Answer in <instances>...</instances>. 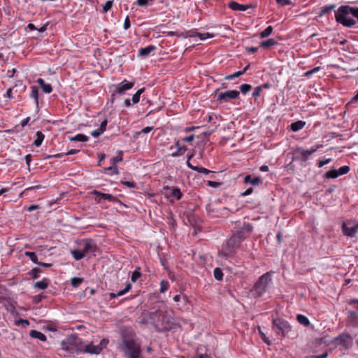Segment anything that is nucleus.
Wrapping results in <instances>:
<instances>
[{
  "mask_svg": "<svg viewBox=\"0 0 358 358\" xmlns=\"http://www.w3.org/2000/svg\"><path fill=\"white\" fill-rule=\"evenodd\" d=\"M122 160V157H114L112 158V162L113 165H115L116 163L120 162Z\"/></svg>",
  "mask_w": 358,
  "mask_h": 358,
  "instance_id": "63",
  "label": "nucleus"
},
{
  "mask_svg": "<svg viewBox=\"0 0 358 358\" xmlns=\"http://www.w3.org/2000/svg\"><path fill=\"white\" fill-rule=\"evenodd\" d=\"M352 7L350 6H341L335 12V19L338 23L344 27H351L356 24L352 17Z\"/></svg>",
  "mask_w": 358,
  "mask_h": 358,
  "instance_id": "2",
  "label": "nucleus"
},
{
  "mask_svg": "<svg viewBox=\"0 0 358 358\" xmlns=\"http://www.w3.org/2000/svg\"><path fill=\"white\" fill-rule=\"evenodd\" d=\"M277 3L281 6L290 5L292 3L291 0H275Z\"/></svg>",
  "mask_w": 358,
  "mask_h": 358,
  "instance_id": "53",
  "label": "nucleus"
},
{
  "mask_svg": "<svg viewBox=\"0 0 358 358\" xmlns=\"http://www.w3.org/2000/svg\"><path fill=\"white\" fill-rule=\"evenodd\" d=\"M334 343L336 345H341L345 348L350 347L352 343V338L350 334H343L334 338Z\"/></svg>",
  "mask_w": 358,
  "mask_h": 358,
  "instance_id": "12",
  "label": "nucleus"
},
{
  "mask_svg": "<svg viewBox=\"0 0 358 358\" xmlns=\"http://www.w3.org/2000/svg\"><path fill=\"white\" fill-rule=\"evenodd\" d=\"M141 273L140 271H137V270H135L132 275H131V280L132 282H136L140 277H141Z\"/></svg>",
  "mask_w": 358,
  "mask_h": 358,
  "instance_id": "46",
  "label": "nucleus"
},
{
  "mask_svg": "<svg viewBox=\"0 0 358 358\" xmlns=\"http://www.w3.org/2000/svg\"><path fill=\"white\" fill-rule=\"evenodd\" d=\"M154 0H137L136 3L139 6H145L148 4L152 5Z\"/></svg>",
  "mask_w": 358,
  "mask_h": 358,
  "instance_id": "42",
  "label": "nucleus"
},
{
  "mask_svg": "<svg viewBox=\"0 0 358 358\" xmlns=\"http://www.w3.org/2000/svg\"><path fill=\"white\" fill-rule=\"evenodd\" d=\"M243 75V72H241V71H237V72H235L233 74H231L229 76H227L226 77V79L227 80H232L234 78H238L240 76Z\"/></svg>",
  "mask_w": 358,
  "mask_h": 358,
  "instance_id": "49",
  "label": "nucleus"
},
{
  "mask_svg": "<svg viewBox=\"0 0 358 358\" xmlns=\"http://www.w3.org/2000/svg\"><path fill=\"white\" fill-rule=\"evenodd\" d=\"M145 91V88H141L138 90L132 96V102L136 104L139 102L140 96L142 93Z\"/></svg>",
  "mask_w": 358,
  "mask_h": 358,
  "instance_id": "34",
  "label": "nucleus"
},
{
  "mask_svg": "<svg viewBox=\"0 0 358 358\" xmlns=\"http://www.w3.org/2000/svg\"><path fill=\"white\" fill-rule=\"evenodd\" d=\"M93 194L100 196L101 199H103L104 200H108L110 201H115L117 200V198L113 196L112 194L102 193L96 190L93 191Z\"/></svg>",
  "mask_w": 358,
  "mask_h": 358,
  "instance_id": "20",
  "label": "nucleus"
},
{
  "mask_svg": "<svg viewBox=\"0 0 358 358\" xmlns=\"http://www.w3.org/2000/svg\"><path fill=\"white\" fill-rule=\"evenodd\" d=\"M83 278H77V277H74V278H71V280L72 286H73L75 287H78L83 282Z\"/></svg>",
  "mask_w": 358,
  "mask_h": 358,
  "instance_id": "41",
  "label": "nucleus"
},
{
  "mask_svg": "<svg viewBox=\"0 0 358 358\" xmlns=\"http://www.w3.org/2000/svg\"><path fill=\"white\" fill-rule=\"evenodd\" d=\"M102 133V131H101L99 129V130H94L92 132V136L94 137V138H97L99 137Z\"/></svg>",
  "mask_w": 358,
  "mask_h": 358,
  "instance_id": "62",
  "label": "nucleus"
},
{
  "mask_svg": "<svg viewBox=\"0 0 358 358\" xmlns=\"http://www.w3.org/2000/svg\"><path fill=\"white\" fill-rule=\"evenodd\" d=\"M320 66H317V67H315L313 69L310 70V71H306L305 73H304V76L306 77H309L311 75H313V73L319 71L320 70Z\"/></svg>",
  "mask_w": 358,
  "mask_h": 358,
  "instance_id": "48",
  "label": "nucleus"
},
{
  "mask_svg": "<svg viewBox=\"0 0 358 358\" xmlns=\"http://www.w3.org/2000/svg\"><path fill=\"white\" fill-rule=\"evenodd\" d=\"M31 91L29 94L30 97L34 99L36 106L38 105V90L36 86L31 87Z\"/></svg>",
  "mask_w": 358,
  "mask_h": 358,
  "instance_id": "25",
  "label": "nucleus"
},
{
  "mask_svg": "<svg viewBox=\"0 0 358 358\" xmlns=\"http://www.w3.org/2000/svg\"><path fill=\"white\" fill-rule=\"evenodd\" d=\"M252 230V226L249 223H244L243 225L238 229L234 234L237 236L241 241H243L247 236H248Z\"/></svg>",
  "mask_w": 358,
  "mask_h": 358,
  "instance_id": "11",
  "label": "nucleus"
},
{
  "mask_svg": "<svg viewBox=\"0 0 358 358\" xmlns=\"http://www.w3.org/2000/svg\"><path fill=\"white\" fill-rule=\"evenodd\" d=\"M83 352L90 354L98 355L101 352V348L96 347V345H94L93 344L91 343L85 345Z\"/></svg>",
  "mask_w": 358,
  "mask_h": 358,
  "instance_id": "18",
  "label": "nucleus"
},
{
  "mask_svg": "<svg viewBox=\"0 0 358 358\" xmlns=\"http://www.w3.org/2000/svg\"><path fill=\"white\" fill-rule=\"evenodd\" d=\"M152 311L149 312H143L141 315L140 316V323L143 324H152V322H155V318H152Z\"/></svg>",
  "mask_w": 358,
  "mask_h": 358,
  "instance_id": "14",
  "label": "nucleus"
},
{
  "mask_svg": "<svg viewBox=\"0 0 358 358\" xmlns=\"http://www.w3.org/2000/svg\"><path fill=\"white\" fill-rule=\"evenodd\" d=\"M175 147L177 148L176 151L171 153L173 157H178L182 155L187 151V148L186 146L181 145L180 141H177L175 143Z\"/></svg>",
  "mask_w": 358,
  "mask_h": 358,
  "instance_id": "17",
  "label": "nucleus"
},
{
  "mask_svg": "<svg viewBox=\"0 0 358 358\" xmlns=\"http://www.w3.org/2000/svg\"><path fill=\"white\" fill-rule=\"evenodd\" d=\"M122 183L123 185H124L125 186L130 187V188H134L136 187V184L134 182L124 181V182H122Z\"/></svg>",
  "mask_w": 358,
  "mask_h": 358,
  "instance_id": "59",
  "label": "nucleus"
},
{
  "mask_svg": "<svg viewBox=\"0 0 358 358\" xmlns=\"http://www.w3.org/2000/svg\"><path fill=\"white\" fill-rule=\"evenodd\" d=\"M240 92L237 90H229L225 92L220 93L217 96V100L222 102H227L230 100L238 98Z\"/></svg>",
  "mask_w": 358,
  "mask_h": 358,
  "instance_id": "10",
  "label": "nucleus"
},
{
  "mask_svg": "<svg viewBox=\"0 0 358 358\" xmlns=\"http://www.w3.org/2000/svg\"><path fill=\"white\" fill-rule=\"evenodd\" d=\"M37 83L44 93L50 94V92H52V86L48 83H45L43 79L38 78Z\"/></svg>",
  "mask_w": 358,
  "mask_h": 358,
  "instance_id": "19",
  "label": "nucleus"
},
{
  "mask_svg": "<svg viewBox=\"0 0 358 358\" xmlns=\"http://www.w3.org/2000/svg\"><path fill=\"white\" fill-rule=\"evenodd\" d=\"M336 6L335 4H332V5L327 6L322 8L320 13V16H322L323 15L326 14L327 13L334 10L336 8Z\"/></svg>",
  "mask_w": 358,
  "mask_h": 358,
  "instance_id": "35",
  "label": "nucleus"
},
{
  "mask_svg": "<svg viewBox=\"0 0 358 358\" xmlns=\"http://www.w3.org/2000/svg\"><path fill=\"white\" fill-rule=\"evenodd\" d=\"M252 87L249 84H243L240 87V90L242 93L246 94L251 90Z\"/></svg>",
  "mask_w": 358,
  "mask_h": 358,
  "instance_id": "45",
  "label": "nucleus"
},
{
  "mask_svg": "<svg viewBox=\"0 0 358 358\" xmlns=\"http://www.w3.org/2000/svg\"><path fill=\"white\" fill-rule=\"evenodd\" d=\"M214 278L217 280H222L223 278V272L221 268H215L213 271Z\"/></svg>",
  "mask_w": 358,
  "mask_h": 358,
  "instance_id": "37",
  "label": "nucleus"
},
{
  "mask_svg": "<svg viewBox=\"0 0 358 358\" xmlns=\"http://www.w3.org/2000/svg\"><path fill=\"white\" fill-rule=\"evenodd\" d=\"M108 121L106 119H105L103 121L101 122L99 127V130L103 133L106 129Z\"/></svg>",
  "mask_w": 358,
  "mask_h": 358,
  "instance_id": "55",
  "label": "nucleus"
},
{
  "mask_svg": "<svg viewBox=\"0 0 358 358\" xmlns=\"http://www.w3.org/2000/svg\"><path fill=\"white\" fill-rule=\"evenodd\" d=\"M70 141L86 142L88 141V137L84 134H79L73 137L70 138Z\"/></svg>",
  "mask_w": 358,
  "mask_h": 358,
  "instance_id": "31",
  "label": "nucleus"
},
{
  "mask_svg": "<svg viewBox=\"0 0 358 358\" xmlns=\"http://www.w3.org/2000/svg\"><path fill=\"white\" fill-rule=\"evenodd\" d=\"M155 49H156V47L154 45H148L145 48H141L139 50L138 55L140 57H147L148 55H149L150 54L151 52H152Z\"/></svg>",
  "mask_w": 358,
  "mask_h": 358,
  "instance_id": "21",
  "label": "nucleus"
},
{
  "mask_svg": "<svg viewBox=\"0 0 358 358\" xmlns=\"http://www.w3.org/2000/svg\"><path fill=\"white\" fill-rule=\"evenodd\" d=\"M260 182L261 179L259 177H254L252 178L250 175H248L244 178V182L246 184L250 183L252 185H257Z\"/></svg>",
  "mask_w": 358,
  "mask_h": 358,
  "instance_id": "24",
  "label": "nucleus"
},
{
  "mask_svg": "<svg viewBox=\"0 0 358 358\" xmlns=\"http://www.w3.org/2000/svg\"><path fill=\"white\" fill-rule=\"evenodd\" d=\"M79 151H80L79 150L71 149V150H69L65 154H57V155H55V157H62L64 155H75V154H77Z\"/></svg>",
  "mask_w": 358,
  "mask_h": 358,
  "instance_id": "44",
  "label": "nucleus"
},
{
  "mask_svg": "<svg viewBox=\"0 0 358 358\" xmlns=\"http://www.w3.org/2000/svg\"><path fill=\"white\" fill-rule=\"evenodd\" d=\"M113 3V0H109L106 2V3L103 6V12L104 13H107L111 8Z\"/></svg>",
  "mask_w": 358,
  "mask_h": 358,
  "instance_id": "43",
  "label": "nucleus"
},
{
  "mask_svg": "<svg viewBox=\"0 0 358 358\" xmlns=\"http://www.w3.org/2000/svg\"><path fill=\"white\" fill-rule=\"evenodd\" d=\"M278 42L273 38H269L266 41H262L260 43V46L263 48H267L271 46L275 45Z\"/></svg>",
  "mask_w": 358,
  "mask_h": 358,
  "instance_id": "27",
  "label": "nucleus"
},
{
  "mask_svg": "<svg viewBox=\"0 0 358 358\" xmlns=\"http://www.w3.org/2000/svg\"><path fill=\"white\" fill-rule=\"evenodd\" d=\"M194 138V135L192 134L189 136L184 137L182 141L184 142H192Z\"/></svg>",
  "mask_w": 358,
  "mask_h": 358,
  "instance_id": "61",
  "label": "nucleus"
},
{
  "mask_svg": "<svg viewBox=\"0 0 358 358\" xmlns=\"http://www.w3.org/2000/svg\"><path fill=\"white\" fill-rule=\"evenodd\" d=\"M108 339H106V338H103L101 341H100V343L99 345H96V347H101V350L106 347V345H108Z\"/></svg>",
  "mask_w": 358,
  "mask_h": 358,
  "instance_id": "54",
  "label": "nucleus"
},
{
  "mask_svg": "<svg viewBox=\"0 0 358 358\" xmlns=\"http://www.w3.org/2000/svg\"><path fill=\"white\" fill-rule=\"evenodd\" d=\"M39 273H40V270L35 268H33L31 270V275H32V278L36 279V278H38L39 277Z\"/></svg>",
  "mask_w": 358,
  "mask_h": 358,
  "instance_id": "57",
  "label": "nucleus"
},
{
  "mask_svg": "<svg viewBox=\"0 0 358 358\" xmlns=\"http://www.w3.org/2000/svg\"><path fill=\"white\" fill-rule=\"evenodd\" d=\"M44 134L41 131H38L36 132V139L34 141V144L36 146V147H39L43 139H44Z\"/></svg>",
  "mask_w": 358,
  "mask_h": 358,
  "instance_id": "29",
  "label": "nucleus"
},
{
  "mask_svg": "<svg viewBox=\"0 0 358 358\" xmlns=\"http://www.w3.org/2000/svg\"><path fill=\"white\" fill-rule=\"evenodd\" d=\"M182 195V194L180 189H178L177 187H173L171 189V196L175 197L176 199L179 200L181 198Z\"/></svg>",
  "mask_w": 358,
  "mask_h": 358,
  "instance_id": "36",
  "label": "nucleus"
},
{
  "mask_svg": "<svg viewBox=\"0 0 358 358\" xmlns=\"http://www.w3.org/2000/svg\"><path fill=\"white\" fill-rule=\"evenodd\" d=\"M229 7L232 9L233 10H240V11H245L248 8H251V5L247 4H240L236 1H231L229 3Z\"/></svg>",
  "mask_w": 358,
  "mask_h": 358,
  "instance_id": "16",
  "label": "nucleus"
},
{
  "mask_svg": "<svg viewBox=\"0 0 358 358\" xmlns=\"http://www.w3.org/2000/svg\"><path fill=\"white\" fill-rule=\"evenodd\" d=\"M331 162V159H327L325 160H319L317 162V165L319 167H322L323 166L329 164Z\"/></svg>",
  "mask_w": 358,
  "mask_h": 358,
  "instance_id": "58",
  "label": "nucleus"
},
{
  "mask_svg": "<svg viewBox=\"0 0 358 358\" xmlns=\"http://www.w3.org/2000/svg\"><path fill=\"white\" fill-rule=\"evenodd\" d=\"M77 345L78 336L76 334H71L62 341V349L73 354L78 351Z\"/></svg>",
  "mask_w": 358,
  "mask_h": 358,
  "instance_id": "7",
  "label": "nucleus"
},
{
  "mask_svg": "<svg viewBox=\"0 0 358 358\" xmlns=\"http://www.w3.org/2000/svg\"><path fill=\"white\" fill-rule=\"evenodd\" d=\"M326 178H336L339 176V173L338 170L336 169H331L329 171H327L324 175Z\"/></svg>",
  "mask_w": 358,
  "mask_h": 358,
  "instance_id": "32",
  "label": "nucleus"
},
{
  "mask_svg": "<svg viewBox=\"0 0 358 358\" xmlns=\"http://www.w3.org/2000/svg\"><path fill=\"white\" fill-rule=\"evenodd\" d=\"M349 171L350 167L348 166H343L338 170L339 176L346 174L349 172Z\"/></svg>",
  "mask_w": 358,
  "mask_h": 358,
  "instance_id": "47",
  "label": "nucleus"
},
{
  "mask_svg": "<svg viewBox=\"0 0 358 358\" xmlns=\"http://www.w3.org/2000/svg\"><path fill=\"white\" fill-rule=\"evenodd\" d=\"M273 27L268 26L266 29H264L262 32L260 33L261 38H266L271 34L273 32Z\"/></svg>",
  "mask_w": 358,
  "mask_h": 358,
  "instance_id": "38",
  "label": "nucleus"
},
{
  "mask_svg": "<svg viewBox=\"0 0 358 358\" xmlns=\"http://www.w3.org/2000/svg\"><path fill=\"white\" fill-rule=\"evenodd\" d=\"M130 27V20L129 17L127 16L124 22V29L125 30L128 29Z\"/></svg>",
  "mask_w": 358,
  "mask_h": 358,
  "instance_id": "60",
  "label": "nucleus"
},
{
  "mask_svg": "<svg viewBox=\"0 0 358 358\" xmlns=\"http://www.w3.org/2000/svg\"><path fill=\"white\" fill-rule=\"evenodd\" d=\"M306 124V122L301 120L296 121L295 122H293L291 124V129L293 131H298L299 130L301 129Z\"/></svg>",
  "mask_w": 358,
  "mask_h": 358,
  "instance_id": "26",
  "label": "nucleus"
},
{
  "mask_svg": "<svg viewBox=\"0 0 358 358\" xmlns=\"http://www.w3.org/2000/svg\"><path fill=\"white\" fill-rule=\"evenodd\" d=\"M152 318H155V322L152 325L159 331H168L171 328V322L169 317L162 310H155L152 311Z\"/></svg>",
  "mask_w": 358,
  "mask_h": 358,
  "instance_id": "3",
  "label": "nucleus"
},
{
  "mask_svg": "<svg viewBox=\"0 0 358 358\" xmlns=\"http://www.w3.org/2000/svg\"><path fill=\"white\" fill-rule=\"evenodd\" d=\"M262 87H259V86L257 87L252 93V96H254V97L259 96L261 94V92H262Z\"/></svg>",
  "mask_w": 358,
  "mask_h": 358,
  "instance_id": "52",
  "label": "nucleus"
},
{
  "mask_svg": "<svg viewBox=\"0 0 358 358\" xmlns=\"http://www.w3.org/2000/svg\"><path fill=\"white\" fill-rule=\"evenodd\" d=\"M131 287V284L128 283V284H127V285L125 286L124 289L119 291L117 294L113 293V292L109 293V294H108L109 297L110 299H115L117 296H122L124 294H126L127 292H129L130 290Z\"/></svg>",
  "mask_w": 358,
  "mask_h": 358,
  "instance_id": "22",
  "label": "nucleus"
},
{
  "mask_svg": "<svg viewBox=\"0 0 358 358\" xmlns=\"http://www.w3.org/2000/svg\"><path fill=\"white\" fill-rule=\"evenodd\" d=\"M160 286H161L160 292H164L169 288V282L163 280V281L161 282Z\"/></svg>",
  "mask_w": 358,
  "mask_h": 358,
  "instance_id": "50",
  "label": "nucleus"
},
{
  "mask_svg": "<svg viewBox=\"0 0 358 358\" xmlns=\"http://www.w3.org/2000/svg\"><path fill=\"white\" fill-rule=\"evenodd\" d=\"M25 255L28 256L30 258V259L34 263L39 264L38 262V258H37V256L36 255L35 252H25Z\"/></svg>",
  "mask_w": 358,
  "mask_h": 358,
  "instance_id": "40",
  "label": "nucleus"
},
{
  "mask_svg": "<svg viewBox=\"0 0 358 358\" xmlns=\"http://www.w3.org/2000/svg\"><path fill=\"white\" fill-rule=\"evenodd\" d=\"M273 329L278 335L284 337L291 331V327L287 321L276 318L273 320Z\"/></svg>",
  "mask_w": 358,
  "mask_h": 358,
  "instance_id": "6",
  "label": "nucleus"
},
{
  "mask_svg": "<svg viewBox=\"0 0 358 358\" xmlns=\"http://www.w3.org/2000/svg\"><path fill=\"white\" fill-rule=\"evenodd\" d=\"M242 241L240 238L233 234L231 238L227 241L226 245L222 250L219 252L218 257L229 258L233 257L236 252V250L239 248L240 244Z\"/></svg>",
  "mask_w": 358,
  "mask_h": 358,
  "instance_id": "4",
  "label": "nucleus"
},
{
  "mask_svg": "<svg viewBox=\"0 0 358 358\" xmlns=\"http://www.w3.org/2000/svg\"><path fill=\"white\" fill-rule=\"evenodd\" d=\"M125 358H143V355H142V352H140V353H138V354H136V355H133L127 357Z\"/></svg>",
  "mask_w": 358,
  "mask_h": 358,
  "instance_id": "64",
  "label": "nucleus"
},
{
  "mask_svg": "<svg viewBox=\"0 0 358 358\" xmlns=\"http://www.w3.org/2000/svg\"><path fill=\"white\" fill-rule=\"evenodd\" d=\"M83 248L81 251L83 252L85 255L88 254H93L95 255L94 252L96 249V245L92 240H86L83 243Z\"/></svg>",
  "mask_w": 358,
  "mask_h": 358,
  "instance_id": "13",
  "label": "nucleus"
},
{
  "mask_svg": "<svg viewBox=\"0 0 358 358\" xmlns=\"http://www.w3.org/2000/svg\"><path fill=\"white\" fill-rule=\"evenodd\" d=\"M119 349L124 358L141 352V341L132 329H125L122 331V343Z\"/></svg>",
  "mask_w": 358,
  "mask_h": 358,
  "instance_id": "1",
  "label": "nucleus"
},
{
  "mask_svg": "<svg viewBox=\"0 0 358 358\" xmlns=\"http://www.w3.org/2000/svg\"><path fill=\"white\" fill-rule=\"evenodd\" d=\"M71 253L73 257L77 261L82 259L85 256L83 252L79 250H71Z\"/></svg>",
  "mask_w": 358,
  "mask_h": 358,
  "instance_id": "30",
  "label": "nucleus"
},
{
  "mask_svg": "<svg viewBox=\"0 0 358 358\" xmlns=\"http://www.w3.org/2000/svg\"><path fill=\"white\" fill-rule=\"evenodd\" d=\"M29 336L31 338L39 339L41 341H45L47 339L45 334L36 330H31L29 333Z\"/></svg>",
  "mask_w": 358,
  "mask_h": 358,
  "instance_id": "23",
  "label": "nucleus"
},
{
  "mask_svg": "<svg viewBox=\"0 0 358 358\" xmlns=\"http://www.w3.org/2000/svg\"><path fill=\"white\" fill-rule=\"evenodd\" d=\"M48 282L47 279H43L41 281L36 282L34 285V287L36 288L40 289H45L48 287Z\"/></svg>",
  "mask_w": 358,
  "mask_h": 358,
  "instance_id": "33",
  "label": "nucleus"
},
{
  "mask_svg": "<svg viewBox=\"0 0 358 358\" xmlns=\"http://www.w3.org/2000/svg\"><path fill=\"white\" fill-rule=\"evenodd\" d=\"M152 129H153L152 127H146L143 128V129H141L140 131H138L137 134H147V133L150 132Z\"/></svg>",
  "mask_w": 358,
  "mask_h": 358,
  "instance_id": "56",
  "label": "nucleus"
},
{
  "mask_svg": "<svg viewBox=\"0 0 358 358\" xmlns=\"http://www.w3.org/2000/svg\"><path fill=\"white\" fill-rule=\"evenodd\" d=\"M358 231V224H353L352 221L348 220L342 224V231L343 235L353 238Z\"/></svg>",
  "mask_w": 358,
  "mask_h": 358,
  "instance_id": "8",
  "label": "nucleus"
},
{
  "mask_svg": "<svg viewBox=\"0 0 358 358\" xmlns=\"http://www.w3.org/2000/svg\"><path fill=\"white\" fill-rule=\"evenodd\" d=\"M320 147V145H318L317 148H311L310 150H303L302 148H296L294 150V159L306 162L308 159V157L316 152Z\"/></svg>",
  "mask_w": 358,
  "mask_h": 358,
  "instance_id": "9",
  "label": "nucleus"
},
{
  "mask_svg": "<svg viewBox=\"0 0 358 358\" xmlns=\"http://www.w3.org/2000/svg\"><path fill=\"white\" fill-rule=\"evenodd\" d=\"M271 280V278L269 273H266L262 275L255 284L253 288L250 289V292L251 295L255 298L262 296L266 292V287Z\"/></svg>",
  "mask_w": 358,
  "mask_h": 358,
  "instance_id": "5",
  "label": "nucleus"
},
{
  "mask_svg": "<svg viewBox=\"0 0 358 358\" xmlns=\"http://www.w3.org/2000/svg\"><path fill=\"white\" fill-rule=\"evenodd\" d=\"M134 85V83L128 82L127 80H124L117 85L115 92L118 94H123L126 90L132 88Z\"/></svg>",
  "mask_w": 358,
  "mask_h": 358,
  "instance_id": "15",
  "label": "nucleus"
},
{
  "mask_svg": "<svg viewBox=\"0 0 358 358\" xmlns=\"http://www.w3.org/2000/svg\"><path fill=\"white\" fill-rule=\"evenodd\" d=\"M194 171H196L199 173H205V174H208L209 173H210V171L206 169V168H203V167H200V166H196V169H194Z\"/></svg>",
  "mask_w": 358,
  "mask_h": 358,
  "instance_id": "51",
  "label": "nucleus"
},
{
  "mask_svg": "<svg viewBox=\"0 0 358 358\" xmlns=\"http://www.w3.org/2000/svg\"><path fill=\"white\" fill-rule=\"evenodd\" d=\"M196 36H198L201 40H205V39L213 37V34H211L208 33V32H206V33H199V32H197L196 34Z\"/></svg>",
  "mask_w": 358,
  "mask_h": 358,
  "instance_id": "39",
  "label": "nucleus"
},
{
  "mask_svg": "<svg viewBox=\"0 0 358 358\" xmlns=\"http://www.w3.org/2000/svg\"><path fill=\"white\" fill-rule=\"evenodd\" d=\"M296 320L299 323L304 325L305 327H308L310 324V321H309L308 318L303 315H301V314L298 315L296 317Z\"/></svg>",
  "mask_w": 358,
  "mask_h": 358,
  "instance_id": "28",
  "label": "nucleus"
}]
</instances>
